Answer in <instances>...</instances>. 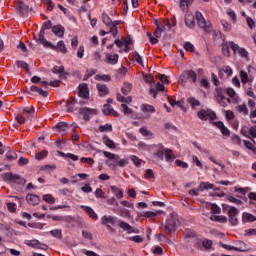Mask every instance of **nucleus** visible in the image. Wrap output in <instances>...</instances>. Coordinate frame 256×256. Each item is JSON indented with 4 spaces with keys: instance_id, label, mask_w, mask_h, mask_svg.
<instances>
[{
    "instance_id": "f257e3e1",
    "label": "nucleus",
    "mask_w": 256,
    "mask_h": 256,
    "mask_svg": "<svg viewBox=\"0 0 256 256\" xmlns=\"http://www.w3.org/2000/svg\"><path fill=\"white\" fill-rule=\"evenodd\" d=\"M102 224L105 225V227H107V229H111V231H113V227L111 226H115L118 224V227H120V229H122L123 231H126V233H128V235H131V233H139V230L135 229L133 226H131L129 223L115 217V216H111V215H105L101 218Z\"/></svg>"
},
{
    "instance_id": "f03ea898",
    "label": "nucleus",
    "mask_w": 256,
    "mask_h": 256,
    "mask_svg": "<svg viewBox=\"0 0 256 256\" xmlns=\"http://www.w3.org/2000/svg\"><path fill=\"white\" fill-rule=\"evenodd\" d=\"M2 178L6 183H15L16 185H25L27 183V180L23 176L13 172L4 173Z\"/></svg>"
},
{
    "instance_id": "7ed1b4c3",
    "label": "nucleus",
    "mask_w": 256,
    "mask_h": 256,
    "mask_svg": "<svg viewBox=\"0 0 256 256\" xmlns=\"http://www.w3.org/2000/svg\"><path fill=\"white\" fill-rule=\"evenodd\" d=\"M197 117L200 118L201 121H214V119H217V114L211 109H201L197 112Z\"/></svg>"
},
{
    "instance_id": "20e7f679",
    "label": "nucleus",
    "mask_w": 256,
    "mask_h": 256,
    "mask_svg": "<svg viewBox=\"0 0 256 256\" xmlns=\"http://www.w3.org/2000/svg\"><path fill=\"white\" fill-rule=\"evenodd\" d=\"M78 113L83 116L84 121H90L91 117L97 115L98 110L95 108L81 107L79 108Z\"/></svg>"
},
{
    "instance_id": "39448f33",
    "label": "nucleus",
    "mask_w": 256,
    "mask_h": 256,
    "mask_svg": "<svg viewBox=\"0 0 256 256\" xmlns=\"http://www.w3.org/2000/svg\"><path fill=\"white\" fill-rule=\"evenodd\" d=\"M241 135L244 137H247L248 139H251L253 143H255L256 139V128L255 126H251L250 128L248 126H243L240 130Z\"/></svg>"
},
{
    "instance_id": "423d86ee",
    "label": "nucleus",
    "mask_w": 256,
    "mask_h": 256,
    "mask_svg": "<svg viewBox=\"0 0 256 256\" xmlns=\"http://www.w3.org/2000/svg\"><path fill=\"white\" fill-rule=\"evenodd\" d=\"M230 48L232 49V51H234V53H237L238 51V55H240V57L244 58V59H249V52L247 51V49L243 48V47H239V44H236L233 41L229 42Z\"/></svg>"
},
{
    "instance_id": "0eeeda50",
    "label": "nucleus",
    "mask_w": 256,
    "mask_h": 256,
    "mask_svg": "<svg viewBox=\"0 0 256 256\" xmlns=\"http://www.w3.org/2000/svg\"><path fill=\"white\" fill-rule=\"evenodd\" d=\"M175 227H177V219L175 217H170L164 226V231L168 235H171L175 231Z\"/></svg>"
},
{
    "instance_id": "6e6552de",
    "label": "nucleus",
    "mask_w": 256,
    "mask_h": 256,
    "mask_svg": "<svg viewBox=\"0 0 256 256\" xmlns=\"http://www.w3.org/2000/svg\"><path fill=\"white\" fill-rule=\"evenodd\" d=\"M237 215H239V210L235 207H231L228 211L229 223L235 227V225L239 224V219H237Z\"/></svg>"
},
{
    "instance_id": "1a4fd4ad",
    "label": "nucleus",
    "mask_w": 256,
    "mask_h": 256,
    "mask_svg": "<svg viewBox=\"0 0 256 256\" xmlns=\"http://www.w3.org/2000/svg\"><path fill=\"white\" fill-rule=\"evenodd\" d=\"M48 49H52V51H57L58 53H67V46L65 45V42L63 40H60L57 42V45H53V43L50 42L48 44Z\"/></svg>"
},
{
    "instance_id": "9d476101",
    "label": "nucleus",
    "mask_w": 256,
    "mask_h": 256,
    "mask_svg": "<svg viewBox=\"0 0 256 256\" xmlns=\"http://www.w3.org/2000/svg\"><path fill=\"white\" fill-rule=\"evenodd\" d=\"M146 35L149 38L151 45H157V43H159V39H161V35H163V32L159 30V28H156L154 31V37L151 32H147Z\"/></svg>"
},
{
    "instance_id": "9b49d317",
    "label": "nucleus",
    "mask_w": 256,
    "mask_h": 256,
    "mask_svg": "<svg viewBox=\"0 0 256 256\" xmlns=\"http://www.w3.org/2000/svg\"><path fill=\"white\" fill-rule=\"evenodd\" d=\"M78 89V97H81V99H89V86L87 84H80Z\"/></svg>"
},
{
    "instance_id": "f8f14e48",
    "label": "nucleus",
    "mask_w": 256,
    "mask_h": 256,
    "mask_svg": "<svg viewBox=\"0 0 256 256\" xmlns=\"http://www.w3.org/2000/svg\"><path fill=\"white\" fill-rule=\"evenodd\" d=\"M69 129H71V126L67 122H58L56 124V131L62 136L67 135Z\"/></svg>"
},
{
    "instance_id": "ddd939ff",
    "label": "nucleus",
    "mask_w": 256,
    "mask_h": 256,
    "mask_svg": "<svg viewBox=\"0 0 256 256\" xmlns=\"http://www.w3.org/2000/svg\"><path fill=\"white\" fill-rule=\"evenodd\" d=\"M104 63H107V65H117L119 63V54L106 53Z\"/></svg>"
},
{
    "instance_id": "4468645a",
    "label": "nucleus",
    "mask_w": 256,
    "mask_h": 256,
    "mask_svg": "<svg viewBox=\"0 0 256 256\" xmlns=\"http://www.w3.org/2000/svg\"><path fill=\"white\" fill-rule=\"evenodd\" d=\"M195 19L198 22L199 27L202 29H207L209 27V23L207 20H205V17H203V13L197 11L195 14Z\"/></svg>"
},
{
    "instance_id": "2eb2a0df",
    "label": "nucleus",
    "mask_w": 256,
    "mask_h": 256,
    "mask_svg": "<svg viewBox=\"0 0 256 256\" xmlns=\"http://www.w3.org/2000/svg\"><path fill=\"white\" fill-rule=\"evenodd\" d=\"M102 21L104 24H106V26L108 28L117 27V25H121V20L113 21V20H111V17H109V15H107V14L102 15Z\"/></svg>"
},
{
    "instance_id": "dca6fc26",
    "label": "nucleus",
    "mask_w": 256,
    "mask_h": 256,
    "mask_svg": "<svg viewBox=\"0 0 256 256\" xmlns=\"http://www.w3.org/2000/svg\"><path fill=\"white\" fill-rule=\"evenodd\" d=\"M34 39H35V41L41 43V45H43V47L49 48V44H51V42H49V41H47V39H45V30H43L42 28H41L38 36H35Z\"/></svg>"
},
{
    "instance_id": "f3484780",
    "label": "nucleus",
    "mask_w": 256,
    "mask_h": 256,
    "mask_svg": "<svg viewBox=\"0 0 256 256\" xmlns=\"http://www.w3.org/2000/svg\"><path fill=\"white\" fill-rule=\"evenodd\" d=\"M77 103H79V105H83V101L77 102V99L75 98H70L67 101L66 108L68 113H73V111H75V105H77Z\"/></svg>"
},
{
    "instance_id": "a211bd4d",
    "label": "nucleus",
    "mask_w": 256,
    "mask_h": 256,
    "mask_svg": "<svg viewBox=\"0 0 256 256\" xmlns=\"http://www.w3.org/2000/svg\"><path fill=\"white\" fill-rule=\"evenodd\" d=\"M214 125H216L218 129H220L222 135H224L225 137H231V131L225 126V123L218 121L215 122Z\"/></svg>"
},
{
    "instance_id": "6ab92c4d",
    "label": "nucleus",
    "mask_w": 256,
    "mask_h": 256,
    "mask_svg": "<svg viewBox=\"0 0 256 256\" xmlns=\"http://www.w3.org/2000/svg\"><path fill=\"white\" fill-rule=\"evenodd\" d=\"M154 149H156L154 152V156L158 157V159H163L165 153V147L163 146V144H155Z\"/></svg>"
},
{
    "instance_id": "aec40b11",
    "label": "nucleus",
    "mask_w": 256,
    "mask_h": 256,
    "mask_svg": "<svg viewBox=\"0 0 256 256\" xmlns=\"http://www.w3.org/2000/svg\"><path fill=\"white\" fill-rule=\"evenodd\" d=\"M96 87L98 89L100 97H107V95H109V88L107 87V85L98 83Z\"/></svg>"
},
{
    "instance_id": "412c9836",
    "label": "nucleus",
    "mask_w": 256,
    "mask_h": 256,
    "mask_svg": "<svg viewBox=\"0 0 256 256\" xmlns=\"http://www.w3.org/2000/svg\"><path fill=\"white\" fill-rule=\"evenodd\" d=\"M81 209L86 211L90 219H93L94 221H97V219H99V216L97 215V213H95V210H93V208L89 206H81Z\"/></svg>"
},
{
    "instance_id": "4be33fe9",
    "label": "nucleus",
    "mask_w": 256,
    "mask_h": 256,
    "mask_svg": "<svg viewBox=\"0 0 256 256\" xmlns=\"http://www.w3.org/2000/svg\"><path fill=\"white\" fill-rule=\"evenodd\" d=\"M26 201L29 203V205H39L41 199L35 194H27Z\"/></svg>"
},
{
    "instance_id": "5701e85b",
    "label": "nucleus",
    "mask_w": 256,
    "mask_h": 256,
    "mask_svg": "<svg viewBox=\"0 0 256 256\" xmlns=\"http://www.w3.org/2000/svg\"><path fill=\"white\" fill-rule=\"evenodd\" d=\"M30 91H32V93H38V95H40V97H49V92L42 90L41 87H38L36 85H32L30 87Z\"/></svg>"
},
{
    "instance_id": "b1692460",
    "label": "nucleus",
    "mask_w": 256,
    "mask_h": 256,
    "mask_svg": "<svg viewBox=\"0 0 256 256\" xmlns=\"http://www.w3.org/2000/svg\"><path fill=\"white\" fill-rule=\"evenodd\" d=\"M185 25L189 29H193L195 27V16H193V14H186Z\"/></svg>"
},
{
    "instance_id": "393cba45",
    "label": "nucleus",
    "mask_w": 256,
    "mask_h": 256,
    "mask_svg": "<svg viewBox=\"0 0 256 256\" xmlns=\"http://www.w3.org/2000/svg\"><path fill=\"white\" fill-rule=\"evenodd\" d=\"M52 32L56 37H63V35H65V27L62 25H55L52 27Z\"/></svg>"
},
{
    "instance_id": "a878e982",
    "label": "nucleus",
    "mask_w": 256,
    "mask_h": 256,
    "mask_svg": "<svg viewBox=\"0 0 256 256\" xmlns=\"http://www.w3.org/2000/svg\"><path fill=\"white\" fill-rule=\"evenodd\" d=\"M242 221L243 223H253L254 221H256V217L253 214L244 212L242 214Z\"/></svg>"
},
{
    "instance_id": "bb28decb",
    "label": "nucleus",
    "mask_w": 256,
    "mask_h": 256,
    "mask_svg": "<svg viewBox=\"0 0 256 256\" xmlns=\"http://www.w3.org/2000/svg\"><path fill=\"white\" fill-rule=\"evenodd\" d=\"M210 189H215V185L209 182H201L198 186V191H209Z\"/></svg>"
},
{
    "instance_id": "cd10ccee",
    "label": "nucleus",
    "mask_w": 256,
    "mask_h": 256,
    "mask_svg": "<svg viewBox=\"0 0 256 256\" xmlns=\"http://www.w3.org/2000/svg\"><path fill=\"white\" fill-rule=\"evenodd\" d=\"M16 8L22 15H25V13H29V7L21 1L17 2Z\"/></svg>"
},
{
    "instance_id": "c85d7f7f",
    "label": "nucleus",
    "mask_w": 256,
    "mask_h": 256,
    "mask_svg": "<svg viewBox=\"0 0 256 256\" xmlns=\"http://www.w3.org/2000/svg\"><path fill=\"white\" fill-rule=\"evenodd\" d=\"M111 191L112 193L115 194V196L117 197V199H123L125 193L123 192V190L119 189L117 186H111Z\"/></svg>"
},
{
    "instance_id": "c756f323",
    "label": "nucleus",
    "mask_w": 256,
    "mask_h": 256,
    "mask_svg": "<svg viewBox=\"0 0 256 256\" xmlns=\"http://www.w3.org/2000/svg\"><path fill=\"white\" fill-rule=\"evenodd\" d=\"M189 81V70H185L179 77L178 83L185 85Z\"/></svg>"
},
{
    "instance_id": "7c9ffc66",
    "label": "nucleus",
    "mask_w": 256,
    "mask_h": 256,
    "mask_svg": "<svg viewBox=\"0 0 256 256\" xmlns=\"http://www.w3.org/2000/svg\"><path fill=\"white\" fill-rule=\"evenodd\" d=\"M119 216L122 217L123 219H131V211H129V209L126 208H120Z\"/></svg>"
},
{
    "instance_id": "2f4dec72",
    "label": "nucleus",
    "mask_w": 256,
    "mask_h": 256,
    "mask_svg": "<svg viewBox=\"0 0 256 256\" xmlns=\"http://www.w3.org/2000/svg\"><path fill=\"white\" fill-rule=\"evenodd\" d=\"M187 103H189V105L191 106V109H195V107H199L201 105V102L195 97L188 98Z\"/></svg>"
},
{
    "instance_id": "473e14b6",
    "label": "nucleus",
    "mask_w": 256,
    "mask_h": 256,
    "mask_svg": "<svg viewBox=\"0 0 256 256\" xmlns=\"http://www.w3.org/2000/svg\"><path fill=\"white\" fill-rule=\"evenodd\" d=\"M16 67L19 69H25L27 73H29V64L23 60H16Z\"/></svg>"
},
{
    "instance_id": "72a5a7b5",
    "label": "nucleus",
    "mask_w": 256,
    "mask_h": 256,
    "mask_svg": "<svg viewBox=\"0 0 256 256\" xmlns=\"http://www.w3.org/2000/svg\"><path fill=\"white\" fill-rule=\"evenodd\" d=\"M214 95L216 97V100L225 99V91L221 87H217L215 89V94Z\"/></svg>"
},
{
    "instance_id": "f704fd0d",
    "label": "nucleus",
    "mask_w": 256,
    "mask_h": 256,
    "mask_svg": "<svg viewBox=\"0 0 256 256\" xmlns=\"http://www.w3.org/2000/svg\"><path fill=\"white\" fill-rule=\"evenodd\" d=\"M99 131L100 133H110L111 131H113V125L107 123L105 125H101L99 127Z\"/></svg>"
},
{
    "instance_id": "c9c22d12",
    "label": "nucleus",
    "mask_w": 256,
    "mask_h": 256,
    "mask_svg": "<svg viewBox=\"0 0 256 256\" xmlns=\"http://www.w3.org/2000/svg\"><path fill=\"white\" fill-rule=\"evenodd\" d=\"M131 89H133V85L130 83H124L123 87L121 88V92L123 95L127 96L129 93H131Z\"/></svg>"
},
{
    "instance_id": "e433bc0d",
    "label": "nucleus",
    "mask_w": 256,
    "mask_h": 256,
    "mask_svg": "<svg viewBox=\"0 0 256 256\" xmlns=\"http://www.w3.org/2000/svg\"><path fill=\"white\" fill-rule=\"evenodd\" d=\"M117 101H119L120 103H131L133 101V98L131 96L125 97L118 93Z\"/></svg>"
},
{
    "instance_id": "4c0bfd02",
    "label": "nucleus",
    "mask_w": 256,
    "mask_h": 256,
    "mask_svg": "<svg viewBox=\"0 0 256 256\" xmlns=\"http://www.w3.org/2000/svg\"><path fill=\"white\" fill-rule=\"evenodd\" d=\"M49 155V152L47 150H42L35 155V159L37 161H43V159H46V157Z\"/></svg>"
},
{
    "instance_id": "58836bf2",
    "label": "nucleus",
    "mask_w": 256,
    "mask_h": 256,
    "mask_svg": "<svg viewBox=\"0 0 256 256\" xmlns=\"http://www.w3.org/2000/svg\"><path fill=\"white\" fill-rule=\"evenodd\" d=\"M237 111L238 113H241L242 115H244V117L249 114V109L247 108L246 104L238 105Z\"/></svg>"
},
{
    "instance_id": "ea45409f",
    "label": "nucleus",
    "mask_w": 256,
    "mask_h": 256,
    "mask_svg": "<svg viewBox=\"0 0 256 256\" xmlns=\"http://www.w3.org/2000/svg\"><path fill=\"white\" fill-rule=\"evenodd\" d=\"M188 81H190V83H197V72L188 70Z\"/></svg>"
},
{
    "instance_id": "a19ab883",
    "label": "nucleus",
    "mask_w": 256,
    "mask_h": 256,
    "mask_svg": "<svg viewBox=\"0 0 256 256\" xmlns=\"http://www.w3.org/2000/svg\"><path fill=\"white\" fill-rule=\"evenodd\" d=\"M43 201L49 203V205H55V197H53L51 194L43 195Z\"/></svg>"
},
{
    "instance_id": "79ce46f5",
    "label": "nucleus",
    "mask_w": 256,
    "mask_h": 256,
    "mask_svg": "<svg viewBox=\"0 0 256 256\" xmlns=\"http://www.w3.org/2000/svg\"><path fill=\"white\" fill-rule=\"evenodd\" d=\"M223 249H227V251H238L239 253H243V248H237L235 246H231L228 244H222Z\"/></svg>"
},
{
    "instance_id": "37998d69",
    "label": "nucleus",
    "mask_w": 256,
    "mask_h": 256,
    "mask_svg": "<svg viewBox=\"0 0 256 256\" xmlns=\"http://www.w3.org/2000/svg\"><path fill=\"white\" fill-rule=\"evenodd\" d=\"M142 111L144 113H155V107L149 104H143L142 105Z\"/></svg>"
},
{
    "instance_id": "c03bdc74",
    "label": "nucleus",
    "mask_w": 256,
    "mask_h": 256,
    "mask_svg": "<svg viewBox=\"0 0 256 256\" xmlns=\"http://www.w3.org/2000/svg\"><path fill=\"white\" fill-rule=\"evenodd\" d=\"M103 141L106 147H108L109 149H115V142L113 140L109 139L108 137H104Z\"/></svg>"
},
{
    "instance_id": "a18cd8bd",
    "label": "nucleus",
    "mask_w": 256,
    "mask_h": 256,
    "mask_svg": "<svg viewBox=\"0 0 256 256\" xmlns=\"http://www.w3.org/2000/svg\"><path fill=\"white\" fill-rule=\"evenodd\" d=\"M116 165H118V167H127V164L129 163V160L127 159H121L119 156L116 158L115 161Z\"/></svg>"
},
{
    "instance_id": "49530a36",
    "label": "nucleus",
    "mask_w": 256,
    "mask_h": 256,
    "mask_svg": "<svg viewBox=\"0 0 256 256\" xmlns=\"http://www.w3.org/2000/svg\"><path fill=\"white\" fill-rule=\"evenodd\" d=\"M103 155L110 161H117V157H119L118 155H115L114 153L108 151H103Z\"/></svg>"
},
{
    "instance_id": "de8ad7c7",
    "label": "nucleus",
    "mask_w": 256,
    "mask_h": 256,
    "mask_svg": "<svg viewBox=\"0 0 256 256\" xmlns=\"http://www.w3.org/2000/svg\"><path fill=\"white\" fill-rule=\"evenodd\" d=\"M211 221H218L219 223H227V216H211Z\"/></svg>"
},
{
    "instance_id": "09e8293b",
    "label": "nucleus",
    "mask_w": 256,
    "mask_h": 256,
    "mask_svg": "<svg viewBox=\"0 0 256 256\" xmlns=\"http://www.w3.org/2000/svg\"><path fill=\"white\" fill-rule=\"evenodd\" d=\"M50 234L52 235V237H56V239H63V234L61 229H54L50 231Z\"/></svg>"
},
{
    "instance_id": "8fccbe9b",
    "label": "nucleus",
    "mask_w": 256,
    "mask_h": 256,
    "mask_svg": "<svg viewBox=\"0 0 256 256\" xmlns=\"http://www.w3.org/2000/svg\"><path fill=\"white\" fill-rule=\"evenodd\" d=\"M130 160L133 162L135 167H141V163L143 160H141L139 157L132 155L130 156Z\"/></svg>"
},
{
    "instance_id": "3c124183",
    "label": "nucleus",
    "mask_w": 256,
    "mask_h": 256,
    "mask_svg": "<svg viewBox=\"0 0 256 256\" xmlns=\"http://www.w3.org/2000/svg\"><path fill=\"white\" fill-rule=\"evenodd\" d=\"M52 73L59 75V73H65V66H54L52 68Z\"/></svg>"
},
{
    "instance_id": "603ef678",
    "label": "nucleus",
    "mask_w": 256,
    "mask_h": 256,
    "mask_svg": "<svg viewBox=\"0 0 256 256\" xmlns=\"http://www.w3.org/2000/svg\"><path fill=\"white\" fill-rule=\"evenodd\" d=\"M6 159H8V161H15V159H17V153H15V151H8L6 153Z\"/></svg>"
},
{
    "instance_id": "864d4df0",
    "label": "nucleus",
    "mask_w": 256,
    "mask_h": 256,
    "mask_svg": "<svg viewBox=\"0 0 256 256\" xmlns=\"http://www.w3.org/2000/svg\"><path fill=\"white\" fill-rule=\"evenodd\" d=\"M240 79L244 85L247 84V82L249 81V75L247 74V72L243 70L240 71Z\"/></svg>"
},
{
    "instance_id": "5fc2aeb1",
    "label": "nucleus",
    "mask_w": 256,
    "mask_h": 256,
    "mask_svg": "<svg viewBox=\"0 0 256 256\" xmlns=\"http://www.w3.org/2000/svg\"><path fill=\"white\" fill-rule=\"evenodd\" d=\"M134 59L136 63H138V65H141V67H144L143 58L141 57V55H139V52L134 51Z\"/></svg>"
},
{
    "instance_id": "6e6d98bb",
    "label": "nucleus",
    "mask_w": 256,
    "mask_h": 256,
    "mask_svg": "<svg viewBox=\"0 0 256 256\" xmlns=\"http://www.w3.org/2000/svg\"><path fill=\"white\" fill-rule=\"evenodd\" d=\"M172 153H173V150H171L169 148H165L164 155H165L166 161H171V159H173Z\"/></svg>"
},
{
    "instance_id": "4d7b16f0",
    "label": "nucleus",
    "mask_w": 256,
    "mask_h": 256,
    "mask_svg": "<svg viewBox=\"0 0 256 256\" xmlns=\"http://www.w3.org/2000/svg\"><path fill=\"white\" fill-rule=\"evenodd\" d=\"M140 133L143 137H153V133L147 129V127L140 128Z\"/></svg>"
},
{
    "instance_id": "13d9d810",
    "label": "nucleus",
    "mask_w": 256,
    "mask_h": 256,
    "mask_svg": "<svg viewBox=\"0 0 256 256\" xmlns=\"http://www.w3.org/2000/svg\"><path fill=\"white\" fill-rule=\"evenodd\" d=\"M121 109L124 113V115H131V113H133V110L131 108H129V106H127V104H121Z\"/></svg>"
},
{
    "instance_id": "bf43d9fd",
    "label": "nucleus",
    "mask_w": 256,
    "mask_h": 256,
    "mask_svg": "<svg viewBox=\"0 0 256 256\" xmlns=\"http://www.w3.org/2000/svg\"><path fill=\"white\" fill-rule=\"evenodd\" d=\"M175 165H177V167H181V169H189V164L187 162H183L179 159H177L175 161Z\"/></svg>"
},
{
    "instance_id": "052dcab7",
    "label": "nucleus",
    "mask_w": 256,
    "mask_h": 256,
    "mask_svg": "<svg viewBox=\"0 0 256 256\" xmlns=\"http://www.w3.org/2000/svg\"><path fill=\"white\" fill-rule=\"evenodd\" d=\"M128 241H134V243H143V237H141L140 235H136V236H131L127 238Z\"/></svg>"
},
{
    "instance_id": "680f3d73",
    "label": "nucleus",
    "mask_w": 256,
    "mask_h": 256,
    "mask_svg": "<svg viewBox=\"0 0 256 256\" xmlns=\"http://www.w3.org/2000/svg\"><path fill=\"white\" fill-rule=\"evenodd\" d=\"M102 111L105 115H111V113H113V107L109 104H105Z\"/></svg>"
},
{
    "instance_id": "e2e57ef3",
    "label": "nucleus",
    "mask_w": 256,
    "mask_h": 256,
    "mask_svg": "<svg viewBox=\"0 0 256 256\" xmlns=\"http://www.w3.org/2000/svg\"><path fill=\"white\" fill-rule=\"evenodd\" d=\"M213 246V241L209 240V239H204L203 243H202V250L203 249H209L210 247Z\"/></svg>"
},
{
    "instance_id": "0e129e2a",
    "label": "nucleus",
    "mask_w": 256,
    "mask_h": 256,
    "mask_svg": "<svg viewBox=\"0 0 256 256\" xmlns=\"http://www.w3.org/2000/svg\"><path fill=\"white\" fill-rule=\"evenodd\" d=\"M222 53L225 57H229L230 52H229V44L228 43L222 44Z\"/></svg>"
},
{
    "instance_id": "69168bd1",
    "label": "nucleus",
    "mask_w": 256,
    "mask_h": 256,
    "mask_svg": "<svg viewBox=\"0 0 256 256\" xmlns=\"http://www.w3.org/2000/svg\"><path fill=\"white\" fill-rule=\"evenodd\" d=\"M7 209L8 211H10V213H15V211H17V204H15L14 202H8Z\"/></svg>"
},
{
    "instance_id": "338daca9",
    "label": "nucleus",
    "mask_w": 256,
    "mask_h": 256,
    "mask_svg": "<svg viewBox=\"0 0 256 256\" xmlns=\"http://www.w3.org/2000/svg\"><path fill=\"white\" fill-rule=\"evenodd\" d=\"M157 215H159V212L147 211L144 213L143 217H147L148 219H154V217H157Z\"/></svg>"
},
{
    "instance_id": "774afa93",
    "label": "nucleus",
    "mask_w": 256,
    "mask_h": 256,
    "mask_svg": "<svg viewBox=\"0 0 256 256\" xmlns=\"http://www.w3.org/2000/svg\"><path fill=\"white\" fill-rule=\"evenodd\" d=\"M184 49L186 51H190V53H193V51H195V46L191 42H186L184 44Z\"/></svg>"
}]
</instances>
